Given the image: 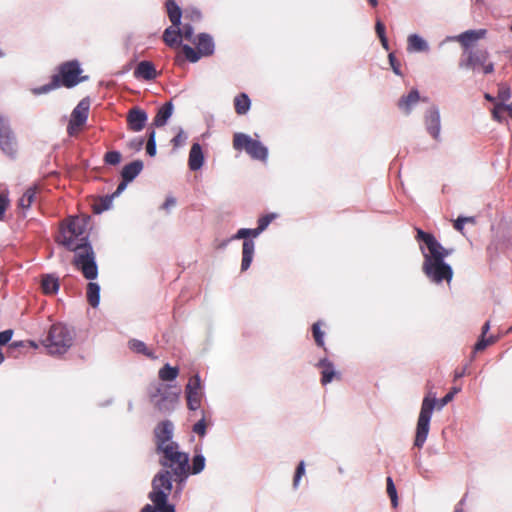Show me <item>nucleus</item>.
Here are the masks:
<instances>
[{
	"mask_svg": "<svg viewBox=\"0 0 512 512\" xmlns=\"http://www.w3.org/2000/svg\"><path fill=\"white\" fill-rule=\"evenodd\" d=\"M74 332L62 323L53 324L43 340V345L50 355H63L72 346Z\"/></svg>",
	"mask_w": 512,
	"mask_h": 512,
	"instance_id": "obj_5",
	"label": "nucleus"
},
{
	"mask_svg": "<svg viewBox=\"0 0 512 512\" xmlns=\"http://www.w3.org/2000/svg\"><path fill=\"white\" fill-rule=\"evenodd\" d=\"M151 488L148 499L152 504H146L141 512H175V505L168 501L173 488V478L170 470H159L151 481Z\"/></svg>",
	"mask_w": 512,
	"mask_h": 512,
	"instance_id": "obj_2",
	"label": "nucleus"
},
{
	"mask_svg": "<svg viewBox=\"0 0 512 512\" xmlns=\"http://www.w3.org/2000/svg\"><path fill=\"white\" fill-rule=\"evenodd\" d=\"M424 125L427 133L437 142L441 139V116L436 105L430 106L424 114Z\"/></svg>",
	"mask_w": 512,
	"mask_h": 512,
	"instance_id": "obj_14",
	"label": "nucleus"
},
{
	"mask_svg": "<svg viewBox=\"0 0 512 512\" xmlns=\"http://www.w3.org/2000/svg\"><path fill=\"white\" fill-rule=\"evenodd\" d=\"M485 29H478V30H467L463 33H461L458 36H452L448 37V41H459L461 45L467 49L473 44L474 42L484 38L486 35Z\"/></svg>",
	"mask_w": 512,
	"mask_h": 512,
	"instance_id": "obj_18",
	"label": "nucleus"
},
{
	"mask_svg": "<svg viewBox=\"0 0 512 512\" xmlns=\"http://www.w3.org/2000/svg\"><path fill=\"white\" fill-rule=\"evenodd\" d=\"M304 474H305V462L302 460L297 465V468H296V471H295V475H294V479H293V487H294V489L298 488L300 479H301V477Z\"/></svg>",
	"mask_w": 512,
	"mask_h": 512,
	"instance_id": "obj_49",
	"label": "nucleus"
},
{
	"mask_svg": "<svg viewBox=\"0 0 512 512\" xmlns=\"http://www.w3.org/2000/svg\"><path fill=\"white\" fill-rule=\"evenodd\" d=\"M275 218V213L266 214L258 219L257 227L263 232Z\"/></svg>",
	"mask_w": 512,
	"mask_h": 512,
	"instance_id": "obj_48",
	"label": "nucleus"
},
{
	"mask_svg": "<svg viewBox=\"0 0 512 512\" xmlns=\"http://www.w3.org/2000/svg\"><path fill=\"white\" fill-rule=\"evenodd\" d=\"M461 390L460 387H453L450 392H448L443 398L440 400L437 399L436 393L432 390H429L425 397L422 400L420 413L417 420L416 425V435L414 440V446L417 448H422L425 444L429 430H430V421L432 418V414L434 409L441 410L444 406H446L452 399L455 394L459 393Z\"/></svg>",
	"mask_w": 512,
	"mask_h": 512,
	"instance_id": "obj_1",
	"label": "nucleus"
},
{
	"mask_svg": "<svg viewBox=\"0 0 512 512\" xmlns=\"http://www.w3.org/2000/svg\"><path fill=\"white\" fill-rule=\"evenodd\" d=\"M174 424L170 420L161 421L154 429L156 449L174 443Z\"/></svg>",
	"mask_w": 512,
	"mask_h": 512,
	"instance_id": "obj_15",
	"label": "nucleus"
},
{
	"mask_svg": "<svg viewBox=\"0 0 512 512\" xmlns=\"http://www.w3.org/2000/svg\"><path fill=\"white\" fill-rule=\"evenodd\" d=\"M317 367L321 369V384L327 385L336 376H340L338 372H336L334 364L327 358H322L317 363Z\"/></svg>",
	"mask_w": 512,
	"mask_h": 512,
	"instance_id": "obj_21",
	"label": "nucleus"
},
{
	"mask_svg": "<svg viewBox=\"0 0 512 512\" xmlns=\"http://www.w3.org/2000/svg\"><path fill=\"white\" fill-rule=\"evenodd\" d=\"M35 198V190L33 188H28L19 199V206L22 209L30 208Z\"/></svg>",
	"mask_w": 512,
	"mask_h": 512,
	"instance_id": "obj_41",
	"label": "nucleus"
},
{
	"mask_svg": "<svg viewBox=\"0 0 512 512\" xmlns=\"http://www.w3.org/2000/svg\"><path fill=\"white\" fill-rule=\"evenodd\" d=\"M420 251L423 255L422 271L426 277L435 284L443 281L450 283L453 278V269L449 263L442 260L441 255H436V249L432 254L426 251L423 245H420Z\"/></svg>",
	"mask_w": 512,
	"mask_h": 512,
	"instance_id": "obj_4",
	"label": "nucleus"
},
{
	"mask_svg": "<svg viewBox=\"0 0 512 512\" xmlns=\"http://www.w3.org/2000/svg\"><path fill=\"white\" fill-rule=\"evenodd\" d=\"M233 147L236 150H245L255 160L266 161L268 158L267 147L245 133L238 132L234 134Z\"/></svg>",
	"mask_w": 512,
	"mask_h": 512,
	"instance_id": "obj_7",
	"label": "nucleus"
},
{
	"mask_svg": "<svg viewBox=\"0 0 512 512\" xmlns=\"http://www.w3.org/2000/svg\"><path fill=\"white\" fill-rule=\"evenodd\" d=\"M182 37L186 40L191 41L193 43L194 37V28L191 24H184L183 29L181 30Z\"/></svg>",
	"mask_w": 512,
	"mask_h": 512,
	"instance_id": "obj_53",
	"label": "nucleus"
},
{
	"mask_svg": "<svg viewBox=\"0 0 512 512\" xmlns=\"http://www.w3.org/2000/svg\"><path fill=\"white\" fill-rule=\"evenodd\" d=\"M9 206V199L6 194L0 193V221L5 217V212Z\"/></svg>",
	"mask_w": 512,
	"mask_h": 512,
	"instance_id": "obj_55",
	"label": "nucleus"
},
{
	"mask_svg": "<svg viewBox=\"0 0 512 512\" xmlns=\"http://www.w3.org/2000/svg\"><path fill=\"white\" fill-rule=\"evenodd\" d=\"M375 31H376V34L379 37V39L384 37V36H386V34H385V25L383 24V22L381 20H377L376 21Z\"/></svg>",
	"mask_w": 512,
	"mask_h": 512,
	"instance_id": "obj_61",
	"label": "nucleus"
},
{
	"mask_svg": "<svg viewBox=\"0 0 512 512\" xmlns=\"http://www.w3.org/2000/svg\"><path fill=\"white\" fill-rule=\"evenodd\" d=\"M146 152L149 156L153 157L156 155V132L154 129L148 131V140L146 145Z\"/></svg>",
	"mask_w": 512,
	"mask_h": 512,
	"instance_id": "obj_43",
	"label": "nucleus"
},
{
	"mask_svg": "<svg viewBox=\"0 0 512 512\" xmlns=\"http://www.w3.org/2000/svg\"><path fill=\"white\" fill-rule=\"evenodd\" d=\"M126 121L131 131L139 132L145 127L148 114L145 110L135 106L127 112Z\"/></svg>",
	"mask_w": 512,
	"mask_h": 512,
	"instance_id": "obj_16",
	"label": "nucleus"
},
{
	"mask_svg": "<svg viewBox=\"0 0 512 512\" xmlns=\"http://www.w3.org/2000/svg\"><path fill=\"white\" fill-rule=\"evenodd\" d=\"M235 111L239 115H245L251 107V100L246 93H240L234 99Z\"/></svg>",
	"mask_w": 512,
	"mask_h": 512,
	"instance_id": "obj_35",
	"label": "nucleus"
},
{
	"mask_svg": "<svg viewBox=\"0 0 512 512\" xmlns=\"http://www.w3.org/2000/svg\"><path fill=\"white\" fill-rule=\"evenodd\" d=\"M185 395L186 397H202L203 393L201 391V380L198 374L191 377L185 387Z\"/></svg>",
	"mask_w": 512,
	"mask_h": 512,
	"instance_id": "obj_33",
	"label": "nucleus"
},
{
	"mask_svg": "<svg viewBox=\"0 0 512 512\" xmlns=\"http://www.w3.org/2000/svg\"><path fill=\"white\" fill-rule=\"evenodd\" d=\"M165 6L172 25L177 28L181 24L182 9L175 0H167Z\"/></svg>",
	"mask_w": 512,
	"mask_h": 512,
	"instance_id": "obj_29",
	"label": "nucleus"
},
{
	"mask_svg": "<svg viewBox=\"0 0 512 512\" xmlns=\"http://www.w3.org/2000/svg\"><path fill=\"white\" fill-rule=\"evenodd\" d=\"M67 250L75 253L73 265L82 273L85 279L93 281L98 277L95 252L87 237L81 238L78 244L68 242Z\"/></svg>",
	"mask_w": 512,
	"mask_h": 512,
	"instance_id": "obj_3",
	"label": "nucleus"
},
{
	"mask_svg": "<svg viewBox=\"0 0 512 512\" xmlns=\"http://www.w3.org/2000/svg\"><path fill=\"white\" fill-rule=\"evenodd\" d=\"M158 454H162L159 463L163 469L180 468L188 465L189 455L179 450V444L177 442L170 443L163 447L156 449Z\"/></svg>",
	"mask_w": 512,
	"mask_h": 512,
	"instance_id": "obj_8",
	"label": "nucleus"
},
{
	"mask_svg": "<svg viewBox=\"0 0 512 512\" xmlns=\"http://www.w3.org/2000/svg\"><path fill=\"white\" fill-rule=\"evenodd\" d=\"M489 345V341L487 340L486 336H481L477 340V342L474 345V352H480L486 349V347Z\"/></svg>",
	"mask_w": 512,
	"mask_h": 512,
	"instance_id": "obj_57",
	"label": "nucleus"
},
{
	"mask_svg": "<svg viewBox=\"0 0 512 512\" xmlns=\"http://www.w3.org/2000/svg\"><path fill=\"white\" fill-rule=\"evenodd\" d=\"M0 149L10 158H15L17 153L16 137L10 127L9 120L0 115Z\"/></svg>",
	"mask_w": 512,
	"mask_h": 512,
	"instance_id": "obj_11",
	"label": "nucleus"
},
{
	"mask_svg": "<svg viewBox=\"0 0 512 512\" xmlns=\"http://www.w3.org/2000/svg\"><path fill=\"white\" fill-rule=\"evenodd\" d=\"M471 60L473 62V70L479 66H483L489 57V53L485 49L471 50Z\"/></svg>",
	"mask_w": 512,
	"mask_h": 512,
	"instance_id": "obj_37",
	"label": "nucleus"
},
{
	"mask_svg": "<svg viewBox=\"0 0 512 512\" xmlns=\"http://www.w3.org/2000/svg\"><path fill=\"white\" fill-rule=\"evenodd\" d=\"M89 108V98H83L73 109L70 120H72L73 123H76V126H83L88 119Z\"/></svg>",
	"mask_w": 512,
	"mask_h": 512,
	"instance_id": "obj_19",
	"label": "nucleus"
},
{
	"mask_svg": "<svg viewBox=\"0 0 512 512\" xmlns=\"http://www.w3.org/2000/svg\"><path fill=\"white\" fill-rule=\"evenodd\" d=\"M312 334L317 346L325 349L324 332L321 330V322L318 321L312 325Z\"/></svg>",
	"mask_w": 512,
	"mask_h": 512,
	"instance_id": "obj_42",
	"label": "nucleus"
},
{
	"mask_svg": "<svg viewBox=\"0 0 512 512\" xmlns=\"http://www.w3.org/2000/svg\"><path fill=\"white\" fill-rule=\"evenodd\" d=\"M86 223L79 218H72L66 227L61 229V240L59 242L67 249V243L78 244L85 235Z\"/></svg>",
	"mask_w": 512,
	"mask_h": 512,
	"instance_id": "obj_10",
	"label": "nucleus"
},
{
	"mask_svg": "<svg viewBox=\"0 0 512 512\" xmlns=\"http://www.w3.org/2000/svg\"><path fill=\"white\" fill-rule=\"evenodd\" d=\"M144 163L142 160H134L123 166L121 170V178L126 182H132L143 170Z\"/></svg>",
	"mask_w": 512,
	"mask_h": 512,
	"instance_id": "obj_22",
	"label": "nucleus"
},
{
	"mask_svg": "<svg viewBox=\"0 0 512 512\" xmlns=\"http://www.w3.org/2000/svg\"><path fill=\"white\" fill-rule=\"evenodd\" d=\"M134 77L146 81L154 80L157 77L155 65L150 61H141L134 70Z\"/></svg>",
	"mask_w": 512,
	"mask_h": 512,
	"instance_id": "obj_20",
	"label": "nucleus"
},
{
	"mask_svg": "<svg viewBox=\"0 0 512 512\" xmlns=\"http://www.w3.org/2000/svg\"><path fill=\"white\" fill-rule=\"evenodd\" d=\"M174 110V106L172 101H168L162 106H160L157 110V113L153 119V126L155 127H163L167 124L169 118L172 116Z\"/></svg>",
	"mask_w": 512,
	"mask_h": 512,
	"instance_id": "obj_25",
	"label": "nucleus"
},
{
	"mask_svg": "<svg viewBox=\"0 0 512 512\" xmlns=\"http://www.w3.org/2000/svg\"><path fill=\"white\" fill-rule=\"evenodd\" d=\"M193 44L203 57H208L214 54L215 42L213 37L208 33L198 34L193 40Z\"/></svg>",
	"mask_w": 512,
	"mask_h": 512,
	"instance_id": "obj_17",
	"label": "nucleus"
},
{
	"mask_svg": "<svg viewBox=\"0 0 512 512\" xmlns=\"http://www.w3.org/2000/svg\"><path fill=\"white\" fill-rule=\"evenodd\" d=\"M419 99V91L417 89H412L407 95H404L399 99L398 107L408 115L411 113L413 107L418 103Z\"/></svg>",
	"mask_w": 512,
	"mask_h": 512,
	"instance_id": "obj_26",
	"label": "nucleus"
},
{
	"mask_svg": "<svg viewBox=\"0 0 512 512\" xmlns=\"http://www.w3.org/2000/svg\"><path fill=\"white\" fill-rule=\"evenodd\" d=\"M501 107H499V103L495 105L493 111H492V116L493 118L498 121V122H501L502 121V116H501Z\"/></svg>",
	"mask_w": 512,
	"mask_h": 512,
	"instance_id": "obj_63",
	"label": "nucleus"
},
{
	"mask_svg": "<svg viewBox=\"0 0 512 512\" xmlns=\"http://www.w3.org/2000/svg\"><path fill=\"white\" fill-rule=\"evenodd\" d=\"M206 466V458L202 453V448L198 445L194 448V455L191 464L188 463V472L192 475L200 474Z\"/></svg>",
	"mask_w": 512,
	"mask_h": 512,
	"instance_id": "obj_24",
	"label": "nucleus"
},
{
	"mask_svg": "<svg viewBox=\"0 0 512 512\" xmlns=\"http://www.w3.org/2000/svg\"><path fill=\"white\" fill-rule=\"evenodd\" d=\"M238 239L244 240L242 245L241 271H246L252 263L255 252V243L252 239H249V228L239 229L231 238V240Z\"/></svg>",
	"mask_w": 512,
	"mask_h": 512,
	"instance_id": "obj_12",
	"label": "nucleus"
},
{
	"mask_svg": "<svg viewBox=\"0 0 512 512\" xmlns=\"http://www.w3.org/2000/svg\"><path fill=\"white\" fill-rule=\"evenodd\" d=\"M60 86L73 88L80 82L86 81L88 76L80 77L82 69L77 60L67 61L59 66Z\"/></svg>",
	"mask_w": 512,
	"mask_h": 512,
	"instance_id": "obj_9",
	"label": "nucleus"
},
{
	"mask_svg": "<svg viewBox=\"0 0 512 512\" xmlns=\"http://www.w3.org/2000/svg\"><path fill=\"white\" fill-rule=\"evenodd\" d=\"M128 347L131 351L137 354H142L150 359H157V356L154 354L152 350H150L147 345L138 339H131L128 341Z\"/></svg>",
	"mask_w": 512,
	"mask_h": 512,
	"instance_id": "obj_31",
	"label": "nucleus"
},
{
	"mask_svg": "<svg viewBox=\"0 0 512 512\" xmlns=\"http://www.w3.org/2000/svg\"><path fill=\"white\" fill-rule=\"evenodd\" d=\"M407 50L409 52H426L429 50V45L420 35L411 34L407 39Z\"/></svg>",
	"mask_w": 512,
	"mask_h": 512,
	"instance_id": "obj_27",
	"label": "nucleus"
},
{
	"mask_svg": "<svg viewBox=\"0 0 512 512\" xmlns=\"http://www.w3.org/2000/svg\"><path fill=\"white\" fill-rule=\"evenodd\" d=\"M176 198L173 196H167L164 203L161 205V209L169 213L170 209L176 206Z\"/></svg>",
	"mask_w": 512,
	"mask_h": 512,
	"instance_id": "obj_58",
	"label": "nucleus"
},
{
	"mask_svg": "<svg viewBox=\"0 0 512 512\" xmlns=\"http://www.w3.org/2000/svg\"><path fill=\"white\" fill-rule=\"evenodd\" d=\"M163 41L169 47L180 45L182 43V34L179 26L176 28L172 25L166 28L163 33Z\"/></svg>",
	"mask_w": 512,
	"mask_h": 512,
	"instance_id": "obj_28",
	"label": "nucleus"
},
{
	"mask_svg": "<svg viewBox=\"0 0 512 512\" xmlns=\"http://www.w3.org/2000/svg\"><path fill=\"white\" fill-rule=\"evenodd\" d=\"M170 472L172 473L173 481L176 483V492H181L188 477L192 475L188 472V465L180 468H173V471Z\"/></svg>",
	"mask_w": 512,
	"mask_h": 512,
	"instance_id": "obj_30",
	"label": "nucleus"
},
{
	"mask_svg": "<svg viewBox=\"0 0 512 512\" xmlns=\"http://www.w3.org/2000/svg\"><path fill=\"white\" fill-rule=\"evenodd\" d=\"M114 198L115 197L113 196V194L103 196L100 199V203L94 205V213L100 214L106 210H109L112 207Z\"/></svg>",
	"mask_w": 512,
	"mask_h": 512,
	"instance_id": "obj_39",
	"label": "nucleus"
},
{
	"mask_svg": "<svg viewBox=\"0 0 512 512\" xmlns=\"http://www.w3.org/2000/svg\"><path fill=\"white\" fill-rule=\"evenodd\" d=\"M459 67L461 69H473V62L471 60V54L470 52L468 53V57L467 59H461L459 61Z\"/></svg>",
	"mask_w": 512,
	"mask_h": 512,
	"instance_id": "obj_60",
	"label": "nucleus"
},
{
	"mask_svg": "<svg viewBox=\"0 0 512 512\" xmlns=\"http://www.w3.org/2000/svg\"><path fill=\"white\" fill-rule=\"evenodd\" d=\"M179 374V369L177 367H172L170 364H165L160 370H159V378L162 381H173L177 378Z\"/></svg>",
	"mask_w": 512,
	"mask_h": 512,
	"instance_id": "obj_38",
	"label": "nucleus"
},
{
	"mask_svg": "<svg viewBox=\"0 0 512 512\" xmlns=\"http://www.w3.org/2000/svg\"><path fill=\"white\" fill-rule=\"evenodd\" d=\"M386 482H387V494L391 499V504L393 507H397L398 495H397V490H396L395 484L393 482V479L391 477H388Z\"/></svg>",
	"mask_w": 512,
	"mask_h": 512,
	"instance_id": "obj_44",
	"label": "nucleus"
},
{
	"mask_svg": "<svg viewBox=\"0 0 512 512\" xmlns=\"http://www.w3.org/2000/svg\"><path fill=\"white\" fill-rule=\"evenodd\" d=\"M143 145H144V138L143 137H135V138L131 139L127 143V147L130 150H133L135 152L140 151L142 149Z\"/></svg>",
	"mask_w": 512,
	"mask_h": 512,
	"instance_id": "obj_52",
	"label": "nucleus"
},
{
	"mask_svg": "<svg viewBox=\"0 0 512 512\" xmlns=\"http://www.w3.org/2000/svg\"><path fill=\"white\" fill-rule=\"evenodd\" d=\"M499 107H501V110L507 111L512 118V102L510 104L499 103Z\"/></svg>",
	"mask_w": 512,
	"mask_h": 512,
	"instance_id": "obj_64",
	"label": "nucleus"
},
{
	"mask_svg": "<svg viewBox=\"0 0 512 512\" xmlns=\"http://www.w3.org/2000/svg\"><path fill=\"white\" fill-rule=\"evenodd\" d=\"M121 159H122L121 153L116 150L108 151L104 155V162L107 165H113V166L118 165L121 162Z\"/></svg>",
	"mask_w": 512,
	"mask_h": 512,
	"instance_id": "obj_45",
	"label": "nucleus"
},
{
	"mask_svg": "<svg viewBox=\"0 0 512 512\" xmlns=\"http://www.w3.org/2000/svg\"><path fill=\"white\" fill-rule=\"evenodd\" d=\"M187 138L188 137L185 134V132L183 131V129L180 128L178 133L171 140V142H172V144H173V146L175 148H178V147L182 146L186 142Z\"/></svg>",
	"mask_w": 512,
	"mask_h": 512,
	"instance_id": "obj_51",
	"label": "nucleus"
},
{
	"mask_svg": "<svg viewBox=\"0 0 512 512\" xmlns=\"http://www.w3.org/2000/svg\"><path fill=\"white\" fill-rule=\"evenodd\" d=\"M41 287L45 294H56L60 287L59 279L52 274H46L42 277Z\"/></svg>",
	"mask_w": 512,
	"mask_h": 512,
	"instance_id": "obj_32",
	"label": "nucleus"
},
{
	"mask_svg": "<svg viewBox=\"0 0 512 512\" xmlns=\"http://www.w3.org/2000/svg\"><path fill=\"white\" fill-rule=\"evenodd\" d=\"M130 182H126L124 179L121 178V182L118 184L116 190L112 193L113 196L116 198L118 196H120L122 194V192H124V190L126 189L127 185L129 184Z\"/></svg>",
	"mask_w": 512,
	"mask_h": 512,
	"instance_id": "obj_62",
	"label": "nucleus"
},
{
	"mask_svg": "<svg viewBox=\"0 0 512 512\" xmlns=\"http://www.w3.org/2000/svg\"><path fill=\"white\" fill-rule=\"evenodd\" d=\"M204 164V154L201 145L196 142L193 143L189 152L188 165L190 170L197 171Z\"/></svg>",
	"mask_w": 512,
	"mask_h": 512,
	"instance_id": "obj_23",
	"label": "nucleus"
},
{
	"mask_svg": "<svg viewBox=\"0 0 512 512\" xmlns=\"http://www.w3.org/2000/svg\"><path fill=\"white\" fill-rule=\"evenodd\" d=\"M510 97H511L510 87L505 83L499 84L498 98L501 100V103H504L505 101L509 100Z\"/></svg>",
	"mask_w": 512,
	"mask_h": 512,
	"instance_id": "obj_47",
	"label": "nucleus"
},
{
	"mask_svg": "<svg viewBox=\"0 0 512 512\" xmlns=\"http://www.w3.org/2000/svg\"><path fill=\"white\" fill-rule=\"evenodd\" d=\"M192 431L201 437L206 435L205 412L202 411V418L193 425Z\"/></svg>",
	"mask_w": 512,
	"mask_h": 512,
	"instance_id": "obj_46",
	"label": "nucleus"
},
{
	"mask_svg": "<svg viewBox=\"0 0 512 512\" xmlns=\"http://www.w3.org/2000/svg\"><path fill=\"white\" fill-rule=\"evenodd\" d=\"M13 336V330L7 329L0 332V346L7 344Z\"/></svg>",
	"mask_w": 512,
	"mask_h": 512,
	"instance_id": "obj_59",
	"label": "nucleus"
},
{
	"mask_svg": "<svg viewBox=\"0 0 512 512\" xmlns=\"http://www.w3.org/2000/svg\"><path fill=\"white\" fill-rule=\"evenodd\" d=\"M182 50H183V53L186 57V59L191 62V63H195L197 62L201 57H203V55L197 50V49H194L193 47H191L190 45L188 44H184L182 46Z\"/></svg>",
	"mask_w": 512,
	"mask_h": 512,
	"instance_id": "obj_40",
	"label": "nucleus"
},
{
	"mask_svg": "<svg viewBox=\"0 0 512 512\" xmlns=\"http://www.w3.org/2000/svg\"><path fill=\"white\" fill-rule=\"evenodd\" d=\"M86 296L88 303L93 308L98 307L100 303V285L98 283L90 281L87 284Z\"/></svg>",
	"mask_w": 512,
	"mask_h": 512,
	"instance_id": "obj_34",
	"label": "nucleus"
},
{
	"mask_svg": "<svg viewBox=\"0 0 512 512\" xmlns=\"http://www.w3.org/2000/svg\"><path fill=\"white\" fill-rule=\"evenodd\" d=\"M58 87H60V75H53L51 82H49L45 85L33 88L32 93L34 95L47 94V93L55 90Z\"/></svg>",
	"mask_w": 512,
	"mask_h": 512,
	"instance_id": "obj_36",
	"label": "nucleus"
},
{
	"mask_svg": "<svg viewBox=\"0 0 512 512\" xmlns=\"http://www.w3.org/2000/svg\"><path fill=\"white\" fill-rule=\"evenodd\" d=\"M149 396L154 407L162 413L173 411L178 400V394L173 392L169 385L163 383L151 385Z\"/></svg>",
	"mask_w": 512,
	"mask_h": 512,
	"instance_id": "obj_6",
	"label": "nucleus"
},
{
	"mask_svg": "<svg viewBox=\"0 0 512 512\" xmlns=\"http://www.w3.org/2000/svg\"><path fill=\"white\" fill-rule=\"evenodd\" d=\"M475 222V218L474 217H466V216H459L455 221H454V228L459 231V232H462L463 229H464V225L466 223H474Z\"/></svg>",
	"mask_w": 512,
	"mask_h": 512,
	"instance_id": "obj_50",
	"label": "nucleus"
},
{
	"mask_svg": "<svg viewBox=\"0 0 512 512\" xmlns=\"http://www.w3.org/2000/svg\"><path fill=\"white\" fill-rule=\"evenodd\" d=\"M201 399H202V397H192V396L186 397L187 407L193 411L198 410L200 408Z\"/></svg>",
	"mask_w": 512,
	"mask_h": 512,
	"instance_id": "obj_56",
	"label": "nucleus"
},
{
	"mask_svg": "<svg viewBox=\"0 0 512 512\" xmlns=\"http://www.w3.org/2000/svg\"><path fill=\"white\" fill-rule=\"evenodd\" d=\"M416 233V240L420 243V245H423L426 251L430 254H432L433 249H436L435 254L441 255L442 260L445 261V258L452 253L453 250L443 247L433 234L425 232L420 228H416Z\"/></svg>",
	"mask_w": 512,
	"mask_h": 512,
	"instance_id": "obj_13",
	"label": "nucleus"
},
{
	"mask_svg": "<svg viewBox=\"0 0 512 512\" xmlns=\"http://www.w3.org/2000/svg\"><path fill=\"white\" fill-rule=\"evenodd\" d=\"M388 59L393 72L398 76H402L400 62L396 59L394 53H389Z\"/></svg>",
	"mask_w": 512,
	"mask_h": 512,
	"instance_id": "obj_54",
	"label": "nucleus"
}]
</instances>
